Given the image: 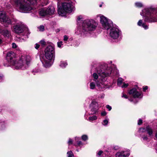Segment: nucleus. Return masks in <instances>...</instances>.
I'll use <instances>...</instances> for the list:
<instances>
[{"instance_id":"obj_1","label":"nucleus","mask_w":157,"mask_h":157,"mask_svg":"<svg viewBox=\"0 0 157 157\" xmlns=\"http://www.w3.org/2000/svg\"><path fill=\"white\" fill-rule=\"evenodd\" d=\"M6 59L9 64L16 69L25 68L26 65H28L29 63L31 58L29 56H22L20 59L16 61V54L13 52L10 51L6 54Z\"/></svg>"},{"instance_id":"obj_2","label":"nucleus","mask_w":157,"mask_h":157,"mask_svg":"<svg viewBox=\"0 0 157 157\" xmlns=\"http://www.w3.org/2000/svg\"><path fill=\"white\" fill-rule=\"evenodd\" d=\"M17 10L22 13H28L32 9L31 5L36 4L37 0H15Z\"/></svg>"},{"instance_id":"obj_3","label":"nucleus","mask_w":157,"mask_h":157,"mask_svg":"<svg viewBox=\"0 0 157 157\" xmlns=\"http://www.w3.org/2000/svg\"><path fill=\"white\" fill-rule=\"evenodd\" d=\"M44 52V56L41 60L45 67H49L51 66L50 63L51 60L55 58V51L54 47L51 45L48 46L45 49Z\"/></svg>"},{"instance_id":"obj_4","label":"nucleus","mask_w":157,"mask_h":157,"mask_svg":"<svg viewBox=\"0 0 157 157\" xmlns=\"http://www.w3.org/2000/svg\"><path fill=\"white\" fill-rule=\"evenodd\" d=\"M97 24L94 21L85 20L82 23V28L78 29L77 32L79 34H83L85 32L95 30Z\"/></svg>"},{"instance_id":"obj_5","label":"nucleus","mask_w":157,"mask_h":157,"mask_svg":"<svg viewBox=\"0 0 157 157\" xmlns=\"http://www.w3.org/2000/svg\"><path fill=\"white\" fill-rule=\"evenodd\" d=\"M146 17L144 21L148 22L157 21V10L154 8H149L145 9L144 10Z\"/></svg>"},{"instance_id":"obj_6","label":"nucleus","mask_w":157,"mask_h":157,"mask_svg":"<svg viewBox=\"0 0 157 157\" xmlns=\"http://www.w3.org/2000/svg\"><path fill=\"white\" fill-rule=\"evenodd\" d=\"M13 31L15 33L19 34L23 32L24 34H22L25 36V39L22 38L24 40L28 38V35L29 34L28 28L24 24H19L13 26Z\"/></svg>"},{"instance_id":"obj_7","label":"nucleus","mask_w":157,"mask_h":157,"mask_svg":"<svg viewBox=\"0 0 157 157\" xmlns=\"http://www.w3.org/2000/svg\"><path fill=\"white\" fill-rule=\"evenodd\" d=\"M73 7L71 2L63 3L62 4V7L58 8V14L61 16H64L66 15V12H71Z\"/></svg>"},{"instance_id":"obj_8","label":"nucleus","mask_w":157,"mask_h":157,"mask_svg":"<svg viewBox=\"0 0 157 157\" xmlns=\"http://www.w3.org/2000/svg\"><path fill=\"white\" fill-rule=\"evenodd\" d=\"M112 69L109 67H105L102 65L99 66L96 69V72L102 78L109 76L112 72Z\"/></svg>"},{"instance_id":"obj_9","label":"nucleus","mask_w":157,"mask_h":157,"mask_svg":"<svg viewBox=\"0 0 157 157\" xmlns=\"http://www.w3.org/2000/svg\"><path fill=\"white\" fill-rule=\"evenodd\" d=\"M100 21L103 29L108 30L113 25L112 21L103 15L100 16Z\"/></svg>"},{"instance_id":"obj_10","label":"nucleus","mask_w":157,"mask_h":157,"mask_svg":"<svg viewBox=\"0 0 157 157\" xmlns=\"http://www.w3.org/2000/svg\"><path fill=\"white\" fill-rule=\"evenodd\" d=\"M121 34V32L119 29L116 28H112L110 29L109 35L110 36L114 39L118 38Z\"/></svg>"},{"instance_id":"obj_11","label":"nucleus","mask_w":157,"mask_h":157,"mask_svg":"<svg viewBox=\"0 0 157 157\" xmlns=\"http://www.w3.org/2000/svg\"><path fill=\"white\" fill-rule=\"evenodd\" d=\"M0 22L8 24H10L11 22L10 19L6 15V13L3 11H0Z\"/></svg>"},{"instance_id":"obj_12","label":"nucleus","mask_w":157,"mask_h":157,"mask_svg":"<svg viewBox=\"0 0 157 157\" xmlns=\"http://www.w3.org/2000/svg\"><path fill=\"white\" fill-rule=\"evenodd\" d=\"M129 94L132 96L134 98H139L141 96V93L138 92L135 88L131 90L129 92Z\"/></svg>"},{"instance_id":"obj_13","label":"nucleus","mask_w":157,"mask_h":157,"mask_svg":"<svg viewBox=\"0 0 157 157\" xmlns=\"http://www.w3.org/2000/svg\"><path fill=\"white\" fill-rule=\"evenodd\" d=\"M129 152L128 151H119L117 152L116 155V157H126L129 155Z\"/></svg>"},{"instance_id":"obj_14","label":"nucleus","mask_w":157,"mask_h":157,"mask_svg":"<svg viewBox=\"0 0 157 157\" xmlns=\"http://www.w3.org/2000/svg\"><path fill=\"white\" fill-rule=\"evenodd\" d=\"M106 79L105 78L101 79V81L99 82H96L97 86L99 88H100L101 89H102L104 88L105 87V84L104 83V82L105 81Z\"/></svg>"},{"instance_id":"obj_15","label":"nucleus","mask_w":157,"mask_h":157,"mask_svg":"<svg viewBox=\"0 0 157 157\" xmlns=\"http://www.w3.org/2000/svg\"><path fill=\"white\" fill-rule=\"evenodd\" d=\"M46 10L48 15H52L54 13L55 8L53 6H50Z\"/></svg>"},{"instance_id":"obj_16","label":"nucleus","mask_w":157,"mask_h":157,"mask_svg":"<svg viewBox=\"0 0 157 157\" xmlns=\"http://www.w3.org/2000/svg\"><path fill=\"white\" fill-rule=\"evenodd\" d=\"M2 33L3 35L5 37H9L11 36L10 32L7 29H5L2 30Z\"/></svg>"},{"instance_id":"obj_17","label":"nucleus","mask_w":157,"mask_h":157,"mask_svg":"<svg viewBox=\"0 0 157 157\" xmlns=\"http://www.w3.org/2000/svg\"><path fill=\"white\" fill-rule=\"evenodd\" d=\"M39 14L40 15L42 16H44L45 15H48L46 9H41L39 12Z\"/></svg>"},{"instance_id":"obj_18","label":"nucleus","mask_w":157,"mask_h":157,"mask_svg":"<svg viewBox=\"0 0 157 157\" xmlns=\"http://www.w3.org/2000/svg\"><path fill=\"white\" fill-rule=\"evenodd\" d=\"M147 132L150 136H151L153 134V131L152 129L149 126L147 127Z\"/></svg>"},{"instance_id":"obj_19","label":"nucleus","mask_w":157,"mask_h":157,"mask_svg":"<svg viewBox=\"0 0 157 157\" xmlns=\"http://www.w3.org/2000/svg\"><path fill=\"white\" fill-rule=\"evenodd\" d=\"M98 107V103L95 101H92L90 104V107H92L93 108H95Z\"/></svg>"},{"instance_id":"obj_20","label":"nucleus","mask_w":157,"mask_h":157,"mask_svg":"<svg viewBox=\"0 0 157 157\" xmlns=\"http://www.w3.org/2000/svg\"><path fill=\"white\" fill-rule=\"evenodd\" d=\"M97 119V117L94 115L91 117H89V120L90 121H93L96 120Z\"/></svg>"},{"instance_id":"obj_21","label":"nucleus","mask_w":157,"mask_h":157,"mask_svg":"<svg viewBox=\"0 0 157 157\" xmlns=\"http://www.w3.org/2000/svg\"><path fill=\"white\" fill-rule=\"evenodd\" d=\"M67 65V63L62 61L61 62L59 66L62 68H64L66 67Z\"/></svg>"},{"instance_id":"obj_22","label":"nucleus","mask_w":157,"mask_h":157,"mask_svg":"<svg viewBox=\"0 0 157 157\" xmlns=\"http://www.w3.org/2000/svg\"><path fill=\"white\" fill-rule=\"evenodd\" d=\"M67 157H74V155L72 151H71L67 152Z\"/></svg>"},{"instance_id":"obj_23","label":"nucleus","mask_w":157,"mask_h":157,"mask_svg":"<svg viewBox=\"0 0 157 157\" xmlns=\"http://www.w3.org/2000/svg\"><path fill=\"white\" fill-rule=\"evenodd\" d=\"M75 139L76 141H76V142L78 145L80 146L81 145H82V143L81 141H78V138L75 137Z\"/></svg>"},{"instance_id":"obj_24","label":"nucleus","mask_w":157,"mask_h":157,"mask_svg":"<svg viewBox=\"0 0 157 157\" xmlns=\"http://www.w3.org/2000/svg\"><path fill=\"white\" fill-rule=\"evenodd\" d=\"M122 79L121 78H119L117 81V84L118 86H120L122 82Z\"/></svg>"},{"instance_id":"obj_25","label":"nucleus","mask_w":157,"mask_h":157,"mask_svg":"<svg viewBox=\"0 0 157 157\" xmlns=\"http://www.w3.org/2000/svg\"><path fill=\"white\" fill-rule=\"evenodd\" d=\"M95 87V83L93 82H91L90 84V88L91 89H94Z\"/></svg>"},{"instance_id":"obj_26","label":"nucleus","mask_w":157,"mask_h":157,"mask_svg":"<svg viewBox=\"0 0 157 157\" xmlns=\"http://www.w3.org/2000/svg\"><path fill=\"white\" fill-rule=\"evenodd\" d=\"M40 43L41 45L43 47L45 46L46 44V42L44 40H41L40 41Z\"/></svg>"},{"instance_id":"obj_27","label":"nucleus","mask_w":157,"mask_h":157,"mask_svg":"<svg viewBox=\"0 0 157 157\" xmlns=\"http://www.w3.org/2000/svg\"><path fill=\"white\" fill-rule=\"evenodd\" d=\"M93 76L94 79H95L94 80L96 82V80H97L98 78V75L96 73H94L93 74Z\"/></svg>"},{"instance_id":"obj_28","label":"nucleus","mask_w":157,"mask_h":157,"mask_svg":"<svg viewBox=\"0 0 157 157\" xmlns=\"http://www.w3.org/2000/svg\"><path fill=\"white\" fill-rule=\"evenodd\" d=\"M5 127V124L4 122H0V128L3 129Z\"/></svg>"},{"instance_id":"obj_29","label":"nucleus","mask_w":157,"mask_h":157,"mask_svg":"<svg viewBox=\"0 0 157 157\" xmlns=\"http://www.w3.org/2000/svg\"><path fill=\"white\" fill-rule=\"evenodd\" d=\"M38 28L40 31H43L44 30V26L43 25H40Z\"/></svg>"},{"instance_id":"obj_30","label":"nucleus","mask_w":157,"mask_h":157,"mask_svg":"<svg viewBox=\"0 0 157 157\" xmlns=\"http://www.w3.org/2000/svg\"><path fill=\"white\" fill-rule=\"evenodd\" d=\"M139 131L140 132H147V127L146 128H140Z\"/></svg>"},{"instance_id":"obj_31","label":"nucleus","mask_w":157,"mask_h":157,"mask_svg":"<svg viewBox=\"0 0 157 157\" xmlns=\"http://www.w3.org/2000/svg\"><path fill=\"white\" fill-rule=\"evenodd\" d=\"M82 139L84 141H85L88 139V136L86 135H83L82 136Z\"/></svg>"},{"instance_id":"obj_32","label":"nucleus","mask_w":157,"mask_h":157,"mask_svg":"<svg viewBox=\"0 0 157 157\" xmlns=\"http://www.w3.org/2000/svg\"><path fill=\"white\" fill-rule=\"evenodd\" d=\"M142 139H143V140L144 141H147L148 140L147 136L143 135L141 136Z\"/></svg>"},{"instance_id":"obj_33","label":"nucleus","mask_w":157,"mask_h":157,"mask_svg":"<svg viewBox=\"0 0 157 157\" xmlns=\"http://www.w3.org/2000/svg\"><path fill=\"white\" fill-rule=\"evenodd\" d=\"M108 123V120L107 119H105L102 123V124L104 125H106Z\"/></svg>"},{"instance_id":"obj_34","label":"nucleus","mask_w":157,"mask_h":157,"mask_svg":"<svg viewBox=\"0 0 157 157\" xmlns=\"http://www.w3.org/2000/svg\"><path fill=\"white\" fill-rule=\"evenodd\" d=\"M138 25L139 26H142V25L143 24H142V20H140L138 23H137Z\"/></svg>"},{"instance_id":"obj_35","label":"nucleus","mask_w":157,"mask_h":157,"mask_svg":"<svg viewBox=\"0 0 157 157\" xmlns=\"http://www.w3.org/2000/svg\"><path fill=\"white\" fill-rule=\"evenodd\" d=\"M136 5L137 6L139 7H141L142 6V4L141 3L139 2L136 3Z\"/></svg>"},{"instance_id":"obj_36","label":"nucleus","mask_w":157,"mask_h":157,"mask_svg":"<svg viewBox=\"0 0 157 157\" xmlns=\"http://www.w3.org/2000/svg\"><path fill=\"white\" fill-rule=\"evenodd\" d=\"M63 45V42L60 41V42H58L57 45L58 46L59 48H61V45Z\"/></svg>"},{"instance_id":"obj_37","label":"nucleus","mask_w":157,"mask_h":157,"mask_svg":"<svg viewBox=\"0 0 157 157\" xmlns=\"http://www.w3.org/2000/svg\"><path fill=\"white\" fill-rule=\"evenodd\" d=\"M128 85V83H123V85L121 87L122 88H125L127 87Z\"/></svg>"},{"instance_id":"obj_38","label":"nucleus","mask_w":157,"mask_h":157,"mask_svg":"<svg viewBox=\"0 0 157 157\" xmlns=\"http://www.w3.org/2000/svg\"><path fill=\"white\" fill-rule=\"evenodd\" d=\"M143 121L141 119L139 120L138 122V124L139 125H141Z\"/></svg>"},{"instance_id":"obj_39","label":"nucleus","mask_w":157,"mask_h":157,"mask_svg":"<svg viewBox=\"0 0 157 157\" xmlns=\"http://www.w3.org/2000/svg\"><path fill=\"white\" fill-rule=\"evenodd\" d=\"M142 26L145 29H147L148 28V26L147 25H145L144 23L143 24Z\"/></svg>"},{"instance_id":"obj_40","label":"nucleus","mask_w":157,"mask_h":157,"mask_svg":"<svg viewBox=\"0 0 157 157\" xmlns=\"http://www.w3.org/2000/svg\"><path fill=\"white\" fill-rule=\"evenodd\" d=\"M122 95L121 96L122 98H126V99L128 98V97L126 94H125L123 93H122Z\"/></svg>"},{"instance_id":"obj_41","label":"nucleus","mask_w":157,"mask_h":157,"mask_svg":"<svg viewBox=\"0 0 157 157\" xmlns=\"http://www.w3.org/2000/svg\"><path fill=\"white\" fill-rule=\"evenodd\" d=\"M68 143L69 145L72 144L73 143L72 140L71 139H69Z\"/></svg>"},{"instance_id":"obj_42","label":"nucleus","mask_w":157,"mask_h":157,"mask_svg":"<svg viewBox=\"0 0 157 157\" xmlns=\"http://www.w3.org/2000/svg\"><path fill=\"white\" fill-rule=\"evenodd\" d=\"M40 46V45L39 44H36L35 45V48L37 49L39 48Z\"/></svg>"},{"instance_id":"obj_43","label":"nucleus","mask_w":157,"mask_h":157,"mask_svg":"<svg viewBox=\"0 0 157 157\" xmlns=\"http://www.w3.org/2000/svg\"><path fill=\"white\" fill-rule=\"evenodd\" d=\"M106 113L105 111H103L101 113V115L102 116H104L106 115Z\"/></svg>"},{"instance_id":"obj_44","label":"nucleus","mask_w":157,"mask_h":157,"mask_svg":"<svg viewBox=\"0 0 157 157\" xmlns=\"http://www.w3.org/2000/svg\"><path fill=\"white\" fill-rule=\"evenodd\" d=\"M102 153L103 151H99L97 153L98 155L100 156Z\"/></svg>"},{"instance_id":"obj_45","label":"nucleus","mask_w":157,"mask_h":157,"mask_svg":"<svg viewBox=\"0 0 157 157\" xmlns=\"http://www.w3.org/2000/svg\"><path fill=\"white\" fill-rule=\"evenodd\" d=\"M68 38L67 36L65 35L64 36L63 40L65 41H67L68 40Z\"/></svg>"},{"instance_id":"obj_46","label":"nucleus","mask_w":157,"mask_h":157,"mask_svg":"<svg viewBox=\"0 0 157 157\" xmlns=\"http://www.w3.org/2000/svg\"><path fill=\"white\" fill-rule=\"evenodd\" d=\"M148 89V87L147 86H145L143 88V91L145 92L146 90Z\"/></svg>"},{"instance_id":"obj_47","label":"nucleus","mask_w":157,"mask_h":157,"mask_svg":"<svg viewBox=\"0 0 157 157\" xmlns=\"http://www.w3.org/2000/svg\"><path fill=\"white\" fill-rule=\"evenodd\" d=\"M12 47L13 48H16L17 47L16 44L14 43H13L12 44Z\"/></svg>"},{"instance_id":"obj_48","label":"nucleus","mask_w":157,"mask_h":157,"mask_svg":"<svg viewBox=\"0 0 157 157\" xmlns=\"http://www.w3.org/2000/svg\"><path fill=\"white\" fill-rule=\"evenodd\" d=\"M82 16H80L78 17L77 20L78 21H80L82 19Z\"/></svg>"},{"instance_id":"obj_49","label":"nucleus","mask_w":157,"mask_h":157,"mask_svg":"<svg viewBox=\"0 0 157 157\" xmlns=\"http://www.w3.org/2000/svg\"><path fill=\"white\" fill-rule=\"evenodd\" d=\"M3 75H2L1 76H0V80H1L2 79H3ZM0 81H1L0 80Z\"/></svg>"},{"instance_id":"obj_50","label":"nucleus","mask_w":157,"mask_h":157,"mask_svg":"<svg viewBox=\"0 0 157 157\" xmlns=\"http://www.w3.org/2000/svg\"><path fill=\"white\" fill-rule=\"evenodd\" d=\"M129 100L131 101H134V99L132 98H130L128 99Z\"/></svg>"},{"instance_id":"obj_51","label":"nucleus","mask_w":157,"mask_h":157,"mask_svg":"<svg viewBox=\"0 0 157 157\" xmlns=\"http://www.w3.org/2000/svg\"><path fill=\"white\" fill-rule=\"evenodd\" d=\"M106 107L107 108H111V106H109V105H106Z\"/></svg>"},{"instance_id":"obj_52","label":"nucleus","mask_w":157,"mask_h":157,"mask_svg":"<svg viewBox=\"0 0 157 157\" xmlns=\"http://www.w3.org/2000/svg\"><path fill=\"white\" fill-rule=\"evenodd\" d=\"M2 42H3L2 40L1 39H0V44L2 43Z\"/></svg>"},{"instance_id":"obj_53","label":"nucleus","mask_w":157,"mask_h":157,"mask_svg":"<svg viewBox=\"0 0 157 157\" xmlns=\"http://www.w3.org/2000/svg\"><path fill=\"white\" fill-rule=\"evenodd\" d=\"M155 136L157 138V131L155 133Z\"/></svg>"},{"instance_id":"obj_54","label":"nucleus","mask_w":157,"mask_h":157,"mask_svg":"<svg viewBox=\"0 0 157 157\" xmlns=\"http://www.w3.org/2000/svg\"><path fill=\"white\" fill-rule=\"evenodd\" d=\"M94 109H91V111H93Z\"/></svg>"},{"instance_id":"obj_55","label":"nucleus","mask_w":157,"mask_h":157,"mask_svg":"<svg viewBox=\"0 0 157 157\" xmlns=\"http://www.w3.org/2000/svg\"><path fill=\"white\" fill-rule=\"evenodd\" d=\"M102 6V4H101V5H99V6H100V7H101Z\"/></svg>"},{"instance_id":"obj_56","label":"nucleus","mask_w":157,"mask_h":157,"mask_svg":"<svg viewBox=\"0 0 157 157\" xmlns=\"http://www.w3.org/2000/svg\"><path fill=\"white\" fill-rule=\"evenodd\" d=\"M109 109V111H110L111 109H110V108H109V109Z\"/></svg>"},{"instance_id":"obj_57","label":"nucleus","mask_w":157,"mask_h":157,"mask_svg":"<svg viewBox=\"0 0 157 157\" xmlns=\"http://www.w3.org/2000/svg\"><path fill=\"white\" fill-rule=\"evenodd\" d=\"M96 113V112H94L93 113V114H94V113Z\"/></svg>"},{"instance_id":"obj_58","label":"nucleus","mask_w":157,"mask_h":157,"mask_svg":"<svg viewBox=\"0 0 157 157\" xmlns=\"http://www.w3.org/2000/svg\"><path fill=\"white\" fill-rule=\"evenodd\" d=\"M140 14H141V15H142V13H140Z\"/></svg>"}]
</instances>
